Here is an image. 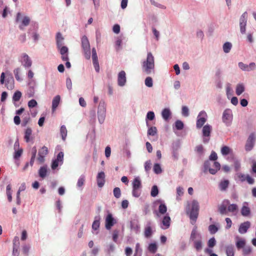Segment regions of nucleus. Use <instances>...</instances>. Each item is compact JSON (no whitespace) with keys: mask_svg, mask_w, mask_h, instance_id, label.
<instances>
[{"mask_svg":"<svg viewBox=\"0 0 256 256\" xmlns=\"http://www.w3.org/2000/svg\"><path fill=\"white\" fill-rule=\"evenodd\" d=\"M218 210L221 214H227L228 213L231 212L234 215H236L238 208L236 204H230L228 200H225L222 203L218 206Z\"/></svg>","mask_w":256,"mask_h":256,"instance_id":"obj_1","label":"nucleus"},{"mask_svg":"<svg viewBox=\"0 0 256 256\" xmlns=\"http://www.w3.org/2000/svg\"><path fill=\"white\" fill-rule=\"evenodd\" d=\"M230 152V148L228 146H224L221 148V152L222 155H228Z\"/></svg>","mask_w":256,"mask_h":256,"instance_id":"obj_42","label":"nucleus"},{"mask_svg":"<svg viewBox=\"0 0 256 256\" xmlns=\"http://www.w3.org/2000/svg\"><path fill=\"white\" fill-rule=\"evenodd\" d=\"M132 196L136 198H138L141 194L140 189L132 188Z\"/></svg>","mask_w":256,"mask_h":256,"instance_id":"obj_51","label":"nucleus"},{"mask_svg":"<svg viewBox=\"0 0 256 256\" xmlns=\"http://www.w3.org/2000/svg\"><path fill=\"white\" fill-rule=\"evenodd\" d=\"M84 182H85L84 176H81L78 180V182H77L78 186V187L82 186L84 185Z\"/></svg>","mask_w":256,"mask_h":256,"instance_id":"obj_53","label":"nucleus"},{"mask_svg":"<svg viewBox=\"0 0 256 256\" xmlns=\"http://www.w3.org/2000/svg\"><path fill=\"white\" fill-rule=\"evenodd\" d=\"M234 166L236 171L238 172L240 170V164L238 160H234Z\"/></svg>","mask_w":256,"mask_h":256,"instance_id":"obj_60","label":"nucleus"},{"mask_svg":"<svg viewBox=\"0 0 256 256\" xmlns=\"http://www.w3.org/2000/svg\"><path fill=\"white\" fill-rule=\"evenodd\" d=\"M158 211L162 214H165L167 211V208L164 204H160L158 207Z\"/></svg>","mask_w":256,"mask_h":256,"instance_id":"obj_48","label":"nucleus"},{"mask_svg":"<svg viewBox=\"0 0 256 256\" xmlns=\"http://www.w3.org/2000/svg\"><path fill=\"white\" fill-rule=\"evenodd\" d=\"M250 223L248 221L241 224L238 228L239 232L240 234H244L248 230L250 227Z\"/></svg>","mask_w":256,"mask_h":256,"instance_id":"obj_17","label":"nucleus"},{"mask_svg":"<svg viewBox=\"0 0 256 256\" xmlns=\"http://www.w3.org/2000/svg\"><path fill=\"white\" fill-rule=\"evenodd\" d=\"M195 150L200 154H202L204 152V148L202 145L197 146L196 147Z\"/></svg>","mask_w":256,"mask_h":256,"instance_id":"obj_58","label":"nucleus"},{"mask_svg":"<svg viewBox=\"0 0 256 256\" xmlns=\"http://www.w3.org/2000/svg\"><path fill=\"white\" fill-rule=\"evenodd\" d=\"M229 184L230 182L228 180H224L221 181L219 184L220 189L222 191L226 190L228 188Z\"/></svg>","mask_w":256,"mask_h":256,"instance_id":"obj_28","label":"nucleus"},{"mask_svg":"<svg viewBox=\"0 0 256 256\" xmlns=\"http://www.w3.org/2000/svg\"><path fill=\"white\" fill-rule=\"evenodd\" d=\"M198 212L194 210H190V218L191 220V223L194 224L198 218Z\"/></svg>","mask_w":256,"mask_h":256,"instance_id":"obj_25","label":"nucleus"},{"mask_svg":"<svg viewBox=\"0 0 256 256\" xmlns=\"http://www.w3.org/2000/svg\"><path fill=\"white\" fill-rule=\"evenodd\" d=\"M60 100V97L59 95L56 96L52 102V110L53 112L55 111L56 108L58 106Z\"/></svg>","mask_w":256,"mask_h":256,"instance_id":"obj_22","label":"nucleus"},{"mask_svg":"<svg viewBox=\"0 0 256 256\" xmlns=\"http://www.w3.org/2000/svg\"><path fill=\"white\" fill-rule=\"evenodd\" d=\"M145 84L148 87H152L153 85L152 80L150 77H147L145 80Z\"/></svg>","mask_w":256,"mask_h":256,"instance_id":"obj_55","label":"nucleus"},{"mask_svg":"<svg viewBox=\"0 0 256 256\" xmlns=\"http://www.w3.org/2000/svg\"><path fill=\"white\" fill-rule=\"evenodd\" d=\"M22 97V92L20 91L16 92L13 96L12 100L14 102L18 101Z\"/></svg>","mask_w":256,"mask_h":256,"instance_id":"obj_40","label":"nucleus"},{"mask_svg":"<svg viewBox=\"0 0 256 256\" xmlns=\"http://www.w3.org/2000/svg\"><path fill=\"white\" fill-rule=\"evenodd\" d=\"M14 148L15 152L14 153V159L18 160L21 156L23 152V150L22 148H19V142L18 140L15 142Z\"/></svg>","mask_w":256,"mask_h":256,"instance_id":"obj_13","label":"nucleus"},{"mask_svg":"<svg viewBox=\"0 0 256 256\" xmlns=\"http://www.w3.org/2000/svg\"><path fill=\"white\" fill-rule=\"evenodd\" d=\"M208 230L211 234H214L218 230V228L215 225L211 224L208 226Z\"/></svg>","mask_w":256,"mask_h":256,"instance_id":"obj_49","label":"nucleus"},{"mask_svg":"<svg viewBox=\"0 0 256 256\" xmlns=\"http://www.w3.org/2000/svg\"><path fill=\"white\" fill-rule=\"evenodd\" d=\"M64 40V38L62 37V34L60 32H58L56 34V46L58 48H60V47H61V46L62 45Z\"/></svg>","mask_w":256,"mask_h":256,"instance_id":"obj_26","label":"nucleus"},{"mask_svg":"<svg viewBox=\"0 0 256 256\" xmlns=\"http://www.w3.org/2000/svg\"><path fill=\"white\" fill-rule=\"evenodd\" d=\"M170 217L168 216H164L162 223L163 224L164 227H162L164 229H166L169 228L170 226Z\"/></svg>","mask_w":256,"mask_h":256,"instance_id":"obj_27","label":"nucleus"},{"mask_svg":"<svg viewBox=\"0 0 256 256\" xmlns=\"http://www.w3.org/2000/svg\"><path fill=\"white\" fill-rule=\"evenodd\" d=\"M252 248L250 246H244L242 250V254L244 255H248L251 253Z\"/></svg>","mask_w":256,"mask_h":256,"instance_id":"obj_50","label":"nucleus"},{"mask_svg":"<svg viewBox=\"0 0 256 256\" xmlns=\"http://www.w3.org/2000/svg\"><path fill=\"white\" fill-rule=\"evenodd\" d=\"M213 167V168H209V172L212 174H214L220 169V164L218 162H214Z\"/></svg>","mask_w":256,"mask_h":256,"instance_id":"obj_23","label":"nucleus"},{"mask_svg":"<svg viewBox=\"0 0 256 256\" xmlns=\"http://www.w3.org/2000/svg\"><path fill=\"white\" fill-rule=\"evenodd\" d=\"M248 206V202H244L241 210V214L244 216H249L250 212V209Z\"/></svg>","mask_w":256,"mask_h":256,"instance_id":"obj_19","label":"nucleus"},{"mask_svg":"<svg viewBox=\"0 0 256 256\" xmlns=\"http://www.w3.org/2000/svg\"><path fill=\"white\" fill-rule=\"evenodd\" d=\"M14 76H15L16 80L18 81H21L22 79L20 78V68H16L15 70H14Z\"/></svg>","mask_w":256,"mask_h":256,"instance_id":"obj_54","label":"nucleus"},{"mask_svg":"<svg viewBox=\"0 0 256 256\" xmlns=\"http://www.w3.org/2000/svg\"><path fill=\"white\" fill-rule=\"evenodd\" d=\"M157 133V129L155 126L150 127L148 130V134L149 136H154Z\"/></svg>","mask_w":256,"mask_h":256,"instance_id":"obj_43","label":"nucleus"},{"mask_svg":"<svg viewBox=\"0 0 256 256\" xmlns=\"http://www.w3.org/2000/svg\"><path fill=\"white\" fill-rule=\"evenodd\" d=\"M6 86L8 90H12L14 88V80L13 77L10 76L6 78Z\"/></svg>","mask_w":256,"mask_h":256,"instance_id":"obj_24","label":"nucleus"},{"mask_svg":"<svg viewBox=\"0 0 256 256\" xmlns=\"http://www.w3.org/2000/svg\"><path fill=\"white\" fill-rule=\"evenodd\" d=\"M158 193V188L156 186H154L152 187L150 194L152 196L155 197L156 196Z\"/></svg>","mask_w":256,"mask_h":256,"instance_id":"obj_47","label":"nucleus"},{"mask_svg":"<svg viewBox=\"0 0 256 256\" xmlns=\"http://www.w3.org/2000/svg\"><path fill=\"white\" fill-rule=\"evenodd\" d=\"M256 141V136L254 134L252 133L249 136L245 146V149L246 151L251 150L254 144Z\"/></svg>","mask_w":256,"mask_h":256,"instance_id":"obj_8","label":"nucleus"},{"mask_svg":"<svg viewBox=\"0 0 256 256\" xmlns=\"http://www.w3.org/2000/svg\"><path fill=\"white\" fill-rule=\"evenodd\" d=\"M191 210L198 211L199 210V204L198 202L195 200L192 202V206Z\"/></svg>","mask_w":256,"mask_h":256,"instance_id":"obj_45","label":"nucleus"},{"mask_svg":"<svg viewBox=\"0 0 256 256\" xmlns=\"http://www.w3.org/2000/svg\"><path fill=\"white\" fill-rule=\"evenodd\" d=\"M64 156V153L62 152H60L58 154L56 159V160L59 162L62 163L63 161Z\"/></svg>","mask_w":256,"mask_h":256,"instance_id":"obj_62","label":"nucleus"},{"mask_svg":"<svg viewBox=\"0 0 256 256\" xmlns=\"http://www.w3.org/2000/svg\"><path fill=\"white\" fill-rule=\"evenodd\" d=\"M182 114L184 116H188L189 114L188 109L186 106H183L182 108Z\"/></svg>","mask_w":256,"mask_h":256,"instance_id":"obj_63","label":"nucleus"},{"mask_svg":"<svg viewBox=\"0 0 256 256\" xmlns=\"http://www.w3.org/2000/svg\"><path fill=\"white\" fill-rule=\"evenodd\" d=\"M216 241L214 238H212L208 240V246L212 248L216 245Z\"/></svg>","mask_w":256,"mask_h":256,"instance_id":"obj_61","label":"nucleus"},{"mask_svg":"<svg viewBox=\"0 0 256 256\" xmlns=\"http://www.w3.org/2000/svg\"><path fill=\"white\" fill-rule=\"evenodd\" d=\"M244 90V87L242 84H238L236 88V92L238 96L240 95Z\"/></svg>","mask_w":256,"mask_h":256,"instance_id":"obj_35","label":"nucleus"},{"mask_svg":"<svg viewBox=\"0 0 256 256\" xmlns=\"http://www.w3.org/2000/svg\"><path fill=\"white\" fill-rule=\"evenodd\" d=\"M151 162L150 160L146 161L144 164V169L146 171L148 172L151 168Z\"/></svg>","mask_w":256,"mask_h":256,"instance_id":"obj_64","label":"nucleus"},{"mask_svg":"<svg viewBox=\"0 0 256 256\" xmlns=\"http://www.w3.org/2000/svg\"><path fill=\"white\" fill-rule=\"evenodd\" d=\"M232 47L231 43L226 42L223 45V50L224 52L228 53L230 52Z\"/></svg>","mask_w":256,"mask_h":256,"instance_id":"obj_38","label":"nucleus"},{"mask_svg":"<svg viewBox=\"0 0 256 256\" xmlns=\"http://www.w3.org/2000/svg\"><path fill=\"white\" fill-rule=\"evenodd\" d=\"M37 104L38 103L34 99L30 100L28 104V106L30 108H33L34 107H36L37 106Z\"/></svg>","mask_w":256,"mask_h":256,"instance_id":"obj_56","label":"nucleus"},{"mask_svg":"<svg viewBox=\"0 0 256 256\" xmlns=\"http://www.w3.org/2000/svg\"><path fill=\"white\" fill-rule=\"evenodd\" d=\"M233 119L232 111L230 109L225 110L222 114V120L227 126L231 125Z\"/></svg>","mask_w":256,"mask_h":256,"instance_id":"obj_4","label":"nucleus"},{"mask_svg":"<svg viewBox=\"0 0 256 256\" xmlns=\"http://www.w3.org/2000/svg\"><path fill=\"white\" fill-rule=\"evenodd\" d=\"M60 134L62 139L64 140L67 136V130L64 126H62L60 128Z\"/></svg>","mask_w":256,"mask_h":256,"instance_id":"obj_37","label":"nucleus"},{"mask_svg":"<svg viewBox=\"0 0 256 256\" xmlns=\"http://www.w3.org/2000/svg\"><path fill=\"white\" fill-rule=\"evenodd\" d=\"M142 188L141 181L138 177L135 178L132 182V188L140 189Z\"/></svg>","mask_w":256,"mask_h":256,"instance_id":"obj_29","label":"nucleus"},{"mask_svg":"<svg viewBox=\"0 0 256 256\" xmlns=\"http://www.w3.org/2000/svg\"><path fill=\"white\" fill-rule=\"evenodd\" d=\"M98 120L100 124L104 122L106 117V108L104 102H100L98 111Z\"/></svg>","mask_w":256,"mask_h":256,"instance_id":"obj_5","label":"nucleus"},{"mask_svg":"<svg viewBox=\"0 0 256 256\" xmlns=\"http://www.w3.org/2000/svg\"><path fill=\"white\" fill-rule=\"evenodd\" d=\"M126 74L124 71H120L118 74V82L120 86H124L126 82Z\"/></svg>","mask_w":256,"mask_h":256,"instance_id":"obj_14","label":"nucleus"},{"mask_svg":"<svg viewBox=\"0 0 256 256\" xmlns=\"http://www.w3.org/2000/svg\"><path fill=\"white\" fill-rule=\"evenodd\" d=\"M144 236L147 238H150L152 236V230L150 222H148L146 226L144 228Z\"/></svg>","mask_w":256,"mask_h":256,"instance_id":"obj_21","label":"nucleus"},{"mask_svg":"<svg viewBox=\"0 0 256 256\" xmlns=\"http://www.w3.org/2000/svg\"><path fill=\"white\" fill-rule=\"evenodd\" d=\"M30 18L28 16H24L22 18L19 28L21 30H24V27L28 26L30 23Z\"/></svg>","mask_w":256,"mask_h":256,"instance_id":"obj_18","label":"nucleus"},{"mask_svg":"<svg viewBox=\"0 0 256 256\" xmlns=\"http://www.w3.org/2000/svg\"><path fill=\"white\" fill-rule=\"evenodd\" d=\"M157 248L156 244L154 243L150 244L148 247V250L152 254H154L156 252Z\"/></svg>","mask_w":256,"mask_h":256,"instance_id":"obj_39","label":"nucleus"},{"mask_svg":"<svg viewBox=\"0 0 256 256\" xmlns=\"http://www.w3.org/2000/svg\"><path fill=\"white\" fill-rule=\"evenodd\" d=\"M38 174L40 178H44L47 174V167L46 166L40 167L38 170Z\"/></svg>","mask_w":256,"mask_h":256,"instance_id":"obj_33","label":"nucleus"},{"mask_svg":"<svg viewBox=\"0 0 256 256\" xmlns=\"http://www.w3.org/2000/svg\"><path fill=\"white\" fill-rule=\"evenodd\" d=\"M48 148L44 146L38 150L37 160L40 164L43 163L44 160V157L48 154Z\"/></svg>","mask_w":256,"mask_h":256,"instance_id":"obj_9","label":"nucleus"},{"mask_svg":"<svg viewBox=\"0 0 256 256\" xmlns=\"http://www.w3.org/2000/svg\"><path fill=\"white\" fill-rule=\"evenodd\" d=\"M153 170L154 172L156 174H160L162 172L160 166L158 164H154Z\"/></svg>","mask_w":256,"mask_h":256,"instance_id":"obj_44","label":"nucleus"},{"mask_svg":"<svg viewBox=\"0 0 256 256\" xmlns=\"http://www.w3.org/2000/svg\"><path fill=\"white\" fill-rule=\"evenodd\" d=\"M170 114V110L166 108L164 109L162 112V117L165 120H167L169 118Z\"/></svg>","mask_w":256,"mask_h":256,"instance_id":"obj_31","label":"nucleus"},{"mask_svg":"<svg viewBox=\"0 0 256 256\" xmlns=\"http://www.w3.org/2000/svg\"><path fill=\"white\" fill-rule=\"evenodd\" d=\"M142 71L146 74H149L154 72V57L150 52L148 53L146 60L142 63Z\"/></svg>","mask_w":256,"mask_h":256,"instance_id":"obj_2","label":"nucleus"},{"mask_svg":"<svg viewBox=\"0 0 256 256\" xmlns=\"http://www.w3.org/2000/svg\"><path fill=\"white\" fill-rule=\"evenodd\" d=\"M212 130V126L209 124L205 125L202 128V136L204 137L203 142L207 143L209 141V138H206L210 136L211 132Z\"/></svg>","mask_w":256,"mask_h":256,"instance_id":"obj_11","label":"nucleus"},{"mask_svg":"<svg viewBox=\"0 0 256 256\" xmlns=\"http://www.w3.org/2000/svg\"><path fill=\"white\" fill-rule=\"evenodd\" d=\"M194 247L197 251H199L202 248V242L201 240L194 241Z\"/></svg>","mask_w":256,"mask_h":256,"instance_id":"obj_36","label":"nucleus"},{"mask_svg":"<svg viewBox=\"0 0 256 256\" xmlns=\"http://www.w3.org/2000/svg\"><path fill=\"white\" fill-rule=\"evenodd\" d=\"M58 49L60 50L61 55H64V54L68 53V48L66 46H62Z\"/></svg>","mask_w":256,"mask_h":256,"instance_id":"obj_59","label":"nucleus"},{"mask_svg":"<svg viewBox=\"0 0 256 256\" xmlns=\"http://www.w3.org/2000/svg\"><path fill=\"white\" fill-rule=\"evenodd\" d=\"M248 13L245 12L242 14L240 18V30L242 34H245L247 22Z\"/></svg>","mask_w":256,"mask_h":256,"instance_id":"obj_7","label":"nucleus"},{"mask_svg":"<svg viewBox=\"0 0 256 256\" xmlns=\"http://www.w3.org/2000/svg\"><path fill=\"white\" fill-rule=\"evenodd\" d=\"M175 126L177 130H181L184 128V124L182 121L178 120L175 122Z\"/></svg>","mask_w":256,"mask_h":256,"instance_id":"obj_52","label":"nucleus"},{"mask_svg":"<svg viewBox=\"0 0 256 256\" xmlns=\"http://www.w3.org/2000/svg\"><path fill=\"white\" fill-rule=\"evenodd\" d=\"M206 113L204 111L200 112L198 116L196 124V128H201L206 122Z\"/></svg>","mask_w":256,"mask_h":256,"instance_id":"obj_6","label":"nucleus"},{"mask_svg":"<svg viewBox=\"0 0 256 256\" xmlns=\"http://www.w3.org/2000/svg\"><path fill=\"white\" fill-rule=\"evenodd\" d=\"M236 178L241 182H244L246 180L250 184H252L254 182V180L252 178L249 174H244L242 173H238L236 174Z\"/></svg>","mask_w":256,"mask_h":256,"instance_id":"obj_10","label":"nucleus"},{"mask_svg":"<svg viewBox=\"0 0 256 256\" xmlns=\"http://www.w3.org/2000/svg\"><path fill=\"white\" fill-rule=\"evenodd\" d=\"M226 253L227 256H234V248L232 244H228L225 247Z\"/></svg>","mask_w":256,"mask_h":256,"instance_id":"obj_20","label":"nucleus"},{"mask_svg":"<svg viewBox=\"0 0 256 256\" xmlns=\"http://www.w3.org/2000/svg\"><path fill=\"white\" fill-rule=\"evenodd\" d=\"M113 192H114V195L116 198H118L120 197L121 190L119 188L116 187V188H114Z\"/></svg>","mask_w":256,"mask_h":256,"instance_id":"obj_41","label":"nucleus"},{"mask_svg":"<svg viewBox=\"0 0 256 256\" xmlns=\"http://www.w3.org/2000/svg\"><path fill=\"white\" fill-rule=\"evenodd\" d=\"M238 240L236 242V246L238 250L240 248H243L246 244V240L244 239L239 238H237Z\"/></svg>","mask_w":256,"mask_h":256,"instance_id":"obj_34","label":"nucleus"},{"mask_svg":"<svg viewBox=\"0 0 256 256\" xmlns=\"http://www.w3.org/2000/svg\"><path fill=\"white\" fill-rule=\"evenodd\" d=\"M82 48L86 58L90 60V48L89 40L86 36L81 38Z\"/></svg>","mask_w":256,"mask_h":256,"instance_id":"obj_3","label":"nucleus"},{"mask_svg":"<svg viewBox=\"0 0 256 256\" xmlns=\"http://www.w3.org/2000/svg\"><path fill=\"white\" fill-rule=\"evenodd\" d=\"M199 234L197 233L196 228V227L194 228L192 232L190 234V240L192 241L196 240L195 239L196 238L197 236H198Z\"/></svg>","mask_w":256,"mask_h":256,"instance_id":"obj_46","label":"nucleus"},{"mask_svg":"<svg viewBox=\"0 0 256 256\" xmlns=\"http://www.w3.org/2000/svg\"><path fill=\"white\" fill-rule=\"evenodd\" d=\"M105 174L103 172H99L97 176L96 180L98 186L100 188H102L104 186L105 183Z\"/></svg>","mask_w":256,"mask_h":256,"instance_id":"obj_15","label":"nucleus"},{"mask_svg":"<svg viewBox=\"0 0 256 256\" xmlns=\"http://www.w3.org/2000/svg\"><path fill=\"white\" fill-rule=\"evenodd\" d=\"M100 220H95L92 223V228L94 230H97L100 227Z\"/></svg>","mask_w":256,"mask_h":256,"instance_id":"obj_57","label":"nucleus"},{"mask_svg":"<svg viewBox=\"0 0 256 256\" xmlns=\"http://www.w3.org/2000/svg\"><path fill=\"white\" fill-rule=\"evenodd\" d=\"M22 62L24 67H30L32 64V60L26 54H22Z\"/></svg>","mask_w":256,"mask_h":256,"instance_id":"obj_16","label":"nucleus"},{"mask_svg":"<svg viewBox=\"0 0 256 256\" xmlns=\"http://www.w3.org/2000/svg\"><path fill=\"white\" fill-rule=\"evenodd\" d=\"M116 223V221L112 217V214H108L106 218V228L107 230H110Z\"/></svg>","mask_w":256,"mask_h":256,"instance_id":"obj_12","label":"nucleus"},{"mask_svg":"<svg viewBox=\"0 0 256 256\" xmlns=\"http://www.w3.org/2000/svg\"><path fill=\"white\" fill-rule=\"evenodd\" d=\"M37 152V150L36 146H34L32 149V157L30 158V164L31 166H32L34 164V163L35 160L36 154Z\"/></svg>","mask_w":256,"mask_h":256,"instance_id":"obj_30","label":"nucleus"},{"mask_svg":"<svg viewBox=\"0 0 256 256\" xmlns=\"http://www.w3.org/2000/svg\"><path fill=\"white\" fill-rule=\"evenodd\" d=\"M32 134V130L30 128H27L24 132V140L26 142L30 141V138Z\"/></svg>","mask_w":256,"mask_h":256,"instance_id":"obj_32","label":"nucleus"}]
</instances>
